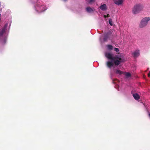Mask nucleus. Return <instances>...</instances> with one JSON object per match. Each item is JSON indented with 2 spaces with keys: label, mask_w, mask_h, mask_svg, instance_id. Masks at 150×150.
<instances>
[{
  "label": "nucleus",
  "mask_w": 150,
  "mask_h": 150,
  "mask_svg": "<svg viewBox=\"0 0 150 150\" xmlns=\"http://www.w3.org/2000/svg\"><path fill=\"white\" fill-rule=\"evenodd\" d=\"M114 50L118 53L117 54L115 55V57H113V54L107 52L105 54V57L108 59L106 62V65L110 69L111 74L113 73L112 68H114V63L116 65H118L125 61L124 56L123 54L119 53V49L115 48Z\"/></svg>",
  "instance_id": "obj_1"
},
{
  "label": "nucleus",
  "mask_w": 150,
  "mask_h": 150,
  "mask_svg": "<svg viewBox=\"0 0 150 150\" xmlns=\"http://www.w3.org/2000/svg\"><path fill=\"white\" fill-rule=\"evenodd\" d=\"M11 24V21L7 22L0 31V42L2 44H5L6 42Z\"/></svg>",
  "instance_id": "obj_2"
},
{
  "label": "nucleus",
  "mask_w": 150,
  "mask_h": 150,
  "mask_svg": "<svg viewBox=\"0 0 150 150\" xmlns=\"http://www.w3.org/2000/svg\"><path fill=\"white\" fill-rule=\"evenodd\" d=\"M35 10L37 13H40L46 10L47 7L40 2L36 3L34 6Z\"/></svg>",
  "instance_id": "obj_3"
},
{
  "label": "nucleus",
  "mask_w": 150,
  "mask_h": 150,
  "mask_svg": "<svg viewBox=\"0 0 150 150\" xmlns=\"http://www.w3.org/2000/svg\"><path fill=\"white\" fill-rule=\"evenodd\" d=\"M113 35L112 32L110 31H109L105 33L103 36V40L101 39V37L100 38V41L101 43L103 42H106L108 40H112L113 38Z\"/></svg>",
  "instance_id": "obj_4"
},
{
  "label": "nucleus",
  "mask_w": 150,
  "mask_h": 150,
  "mask_svg": "<svg viewBox=\"0 0 150 150\" xmlns=\"http://www.w3.org/2000/svg\"><path fill=\"white\" fill-rule=\"evenodd\" d=\"M143 8V6L141 4H138L135 5L132 10V12L134 14H136L141 11Z\"/></svg>",
  "instance_id": "obj_5"
},
{
  "label": "nucleus",
  "mask_w": 150,
  "mask_h": 150,
  "mask_svg": "<svg viewBox=\"0 0 150 150\" xmlns=\"http://www.w3.org/2000/svg\"><path fill=\"white\" fill-rule=\"evenodd\" d=\"M150 20V18L149 17H146L142 19L139 25V27L143 28L145 26Z\"/></svg>",
  "instance_id": "obj_6"
},
{
  "label": "nucleus",
  "mask_w": 150,
  "mask_h": 150,
  "mask_svg": "<svg viewBox=\"0 0 150 150\" xmlns=\"http://www.w3.org/2000/svg\"><path fill=\"white\" fill-rule=\"evenodd\" d=\"M140 55V52L139 50H136L132 53L133 56L134 57H138Z\"/></svg>",
  "instance_id": "obj_7"
},
{
  "label": "nucleus",
  "mask_w": 150,
  "mask_h": 150,
  "mask_svg": "<svg viewBox=\"0 0 150 150\" xmlns=\"http://www.w3.org/2000/svg\"><path fill=\"white\" fill-rule=\"evenodd\" d=\"M124 0H114V3L117 5H119L122 4Z\"/></svg>",
  "instance_id": "obj_8"
},
{
  "label": "nucleus",
  "mask_w": 150,
  "mask_h": 150,
  "mask_svg": "<svg viewBox=\"0 0 150 150\" xmlns=\"http://www.w3.org/2000/svg\"><path fill=\"white\" fill-rule=\"evenodd\" d=\"M99 8L102 11H105L107 9V6L105 4H103L101 5L100 7Z\"/></svg>",
  "instance_id": "obj_9"
},
{
  "label": "nucleus",
  "mask_w": 150,
  "mask_h": 150,
  "mask_svg": "<svg viewBox=\"0 0 150 150\" xmlns=\"http://www.w3.org/2000/svg\"><path fill=\"white\" fill-rule=\"evenodd\" d=\"M86 10L87 12L90 13L94 11L95 9L94 8H92L90 7H88L86 8Z\"/></svg>",
  "instance_id": "obj_10"
},
{
  "label": "nucleus",
  "mask_w": 150,
  "mask_h": 150,
  "mask_svg": "<svg viewBox=\"0 0 150 150\" xmlns=\"http://www.w3.org/2000/svg\"><path fill=\"white\" fill-rule=\"evenodd\" d=\"M132 95L133 97L135 99L138 100L139 99V96L137 93H135L134 94H133Z\"/></svg>",
  "instance_id": "obj_11"
},
{
  "label": "nucleus",
  "mask_w": 150,
  "mask_h": 150,
  "mask_svg": "<svg viewBox=\"0 0 150 150\" xmlns=\"http://www.w3.org/2000/svg\"><path fill=\"white\" fill-rule=\"evenodd\" d=\"M106 47L107 48L110 50H111L113 48V47L112 46L110 45H106Z\"/></svg>",
  "instance_id": "obj_12"
},
{
  "label": "nucleus",
  "mask_w": 150,
  "mask_h": 150,
  "mask_svg": "<svg viewBox=\"0 0 150 150\" xmlns=\"http://www.w3.org/2000/svg\"><path fill=\"white\" fill-rule=\"evenodd\" d=\"M126 76L128 77L131 76V74L129 72H124Z\"/></svg>",
  "instance_id": "obj_13"
},
{
  "label": "nucleus",
  "mask_w": 150,
  "mask_h": 150,
  "mask_svg": "<svg viewBox=\"0 0 150 150\" xmlns=\"http://www.w3.org/2000/svg\"><path fill=\"white\" fill-rule=\"evenodd\" d=\"M115 72L117 74H118L120 75L122 74L123 73L122 71H121L120 70H116L115 71Z\"/></svg>",
  "instance_id": "obj_14"
},
{
  "label": "nucleus",
  "mask_w": 150,
  "mask_h": 150,
  "mask_svg": "<svg viewBox=\"0 0 150 150\" xmlns=\"http://www.w3.org/2000/svg\"><path fill=\"white\" fill-rule=\"evenodd\" d=\"M109 23L111 26L112 25V21L111 19L109 18Z\"/></svg>",
  "instance_id": "obj_15"
},
{
  "label": "nucleus",
  "mask_w": 150,
  "mask_h": 150,
  "mask_svg": "<svg viewBox=\"0 0 150 150\" xmlns=\"http://www.w3.org/2000/svg\"><path fill=\"white\" fill-rule=\"evenodd\" d=\"M95 0H88V1L90 4H91L93 2H94Z\"/></svg>",
  "instance_id": "obj_16"
},
{
  "label": "nucleus",
  "mask_w": 150,
  "mask_h": 150,
  "mask_svg": "<svg viewBox=\"0 0 150 150\" xmlns=\"http://www.w3.org/2000/svg\"><path fill=\"white\" fill-rule=\"evenodd\" d=\"M104 18H107L106 16V15H104Z\"/></svg>",
  "instance_id": "obj_17"
},
{
  "label": "nucleus",
  "mask_w": 150,
  "mask_h": 150,
  "mask_svg": "<svg viewBox=\"0 0 150 150\" xmlns=\"http://www.w3.org/2000/svg\"><path fill=\"white\" fill-rule=\"evenodd\" d=\"M106 17H108L109 16V15L108 14H107L106 15Z\"/></svg>",
  "instance_id": "obj_18"
},
{
  "label": "nucleus",
  "mask_w": 150,
  "mask_h": 150,
  "mask_svg": "<svg viewBox=\"0 0 150 150\" xmlns=\"http://www.w3.org/2000/svg\"><path fill=\"white\" fill-rule=\"evenodd\" d=\"M148 75L149 77H150V71H149V73L148 74Z\"/></svg>",
  "instance_id": "obj_19"
},
{
  "label": "nucleus",
  "mask_w": 150,
  "mask_h": 150,
  "mask_svg": "<svg viewBox=\"0 0 150 150\" xmlns=\"http://www.w3.org/2000/svg\"><path fill=\"white\" fill-rule=\"evenodd\" d=\"M1 2H0V7L1 6Z\"/></svg>",
  "instance_id": "obj_20"
},
{
  "label": "nucleus",
  "mask_w": 150,
  "mask_h": 150,
  "mask_svg": "<svg viewBox=\"0 0 150 150\" xmlns=\"http://www.w3.org/2000/svg\"><path fill=\"white\" fill-rule=\"evenodd\" d=\"M63 1H66L67 0H63Z\"/></svg>",
  "instance_id": "obj_21"
},
{
  "label": "nucleus",
  "mask_w": 150,
  "mask_h": 150,
  "mask_svg": "<svg viewBox=\"0 0 150 150\" xmlns=\"http://www.w3.org/2000/svg\"><path fill=\"white\" fill-rule=\"evenodd\" d=\"M118 91H119V88L118 89Z\"/></svg>",
  "instance_id": "obj_22"
}]
</instances>
